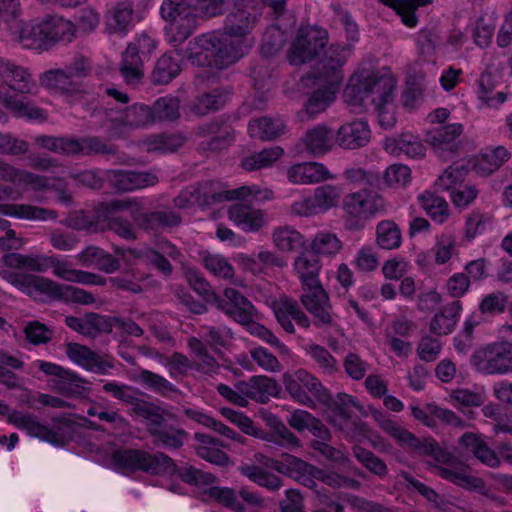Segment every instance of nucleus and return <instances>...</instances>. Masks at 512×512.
Returning <instances> with one entry per match:
<instances>
[{"instance_id": "1", "label": "nucleus", "mask_w": 512, "mask_h": 512, "mask_svg": "<svg viewBox=\"0 0 512 512\" xmlns=\"http://www.w3.org/2000/svg\"><path fill=\"white\" fill-rule=\"evenodd\" d=\"M265 0H238L236 10L226 17L223 31L202 34L190 42L186 57L193 65L224 69L249 53L254 40L249 36Z\"/></svg>"}, {"instance_id": "18", "label": "nucleus", "mask_w": 512, "mask_h": 512, "mask_svg": "<svg viewBox=\"0 0 512 512\" xmlns=\"http://www.w3.org/2000/svg\"><path fill=\"white\" fill-rule=\"evenodd\" d=\"M343 209L350 220H366L385 212L386 202L379 194L359 190L344 198Z\"/></svg>"}, {"instance_id": "28", "label": "nucleus", "mask_w": 512, "mask_h": 512, "mask_svg": "<svg viewBox=\"0 0 512 512\" xmlns=\"http://www.w3.org/2000/svg\"><path fill=\"white\" fill-rule=\"evenodd\" d=\"M292 270L302 287L321 282L322 262L310 251L299 252L293 260Z\"/></svg>"}, {"instance_id": "25", "label": "nucleus", "mask_w": 512, "mask_h": 512, "mask_svg": "<svg viewBox=\"0 0 512 512\" xmlns=\"http://www.w3.org/2000/svg\"><path fill=\"white\" fill-rule=\"evenodd\" d=\"M289 182L297 185H310L335 179L328 168L320 162H303L290 166L287 169Z\"/></svg>"}, {"instance_id": "43", "label": "nucleus", "mask_w": 512, "mask_h": 512, "mask_svg": "<svg viewBox=\"0 0 512 512\" xmlns=\"http://www.w3.org/2000/svg\"><path fill=\"white\" fill-rule=\"evenodd\" d=\"M471 169L469 161H457L438 176L435 180V187L440 191L451 192L463 184Z\"/></svg>"}, {"instance_id": "13", "label": "nucleus", "mask_w": 512, "mask_h": 512, "mask_svg": "<svg viewBox=\"0 0 512 512\" xmlns=\"http://www.w3.org/2000/svg\"><path fill=\"white\" fill-rule=\"evenodd\" d=\"M0 76L6 84L16 93L3 99L5 106L18 117H30L29 101L23 95L24 91H28L27 80L29 74L22 68L12 65L11 63L0 59Z\"/></svg>"}, {"instance_id": "38", "label": "nucleus", "mask_w": 512, "mask_h": 512, "mask_svg": "<svg viewBox=\"0 0 512 512\" xmlns=\"http://www.w3.org/2000/svg\"><path fill=\"white\" fill-rule=\"evenodd\" d=\"M478 108L498 110L506 102L508 94L506 92H494V85L491 83L489 74H482L477 86Z\"/></svg>"}, {"instance_id": "57", "label": "nucleus", "mask_w": 512, "mask_h": 512, "mask_svg": "<svg viewBox=\"0 0 512 512\" xmlns=\"http://www.w3.org/2000/svg\"><path fill=\"white\" fill-rule=\"evenodd\" d=\"M123 258L126 260L133 258L143 262L151 263L165 275H169L172 272L171 264L159 252L149 248H143L139 250H126L123 253Z\"/></svg>"}, {"instance_id": "8", "label": "nucleus", "mask_w": 512, "mask_h": 512, "mask_svg": "<svg viewBox=\"0 0 512 512\" xmlns=\"http://www.w3.org/2000/svg\"><path fill=\"white\" fill-rule=\"evenodd\" d=\"M327 404L329 405V419L331 424L342 430L348 439L355 442H362L367 438L373 447L381 451L387 449V446L382 444L378 437L373 439L369 438V431L365 425L357 424L351 420V415L355 411L362 409L357 398L346 393H338L334 399H329Z\"/></svg>"}, {"instance_id": "29", "label": "nucleus", "mask_w": 512, "mask_h": 512, "mask_svg": "<svg viewBox=\"0 0 512 512\" xmlns=\"http://www.w3.org/2000/svg\"><path fill=\"white\" fill-rule=\"evenodd\" d=\"M371 131L366 121L357 120L343 124L336 133V142L345 149H357L367 145Z\"/></svg>"}, {"instance_id": "23", "label": "nucleus", "mask_w": 512, "mask_h": 512, "mask_svg": "<svg viewBox=\"0 0 512 512\" xmlns=\"http://www.w3.org/2000/svg\"><path fill=\"white\" fill-rule=\"evenodd\" d=\"M229 220L246 233H255L266 227V213L258 208L244 204H234L228 209Z\"/></svg>"}, {"instance_id": "26", "label": "nucleus", "mask_w": 512, "mask_h": 512, "mask_svg": "<svg viewBox=\"0 0 512 512\" xmlns=\"http://www.w3.org/2000/svg\"><path fill=\"white\" fill-rule=\"evenodd\" d=\"M270 306L278 323L287 333L292 334L295 331L292 320H295L302 327H309L310 321L306 314L301 311L296 302L289 298L280 297L277 300H273Z\"/></svg>"}, {"instance_id": "44", "label": "nucleus", "mask_w": 512, "mask_h": 512, "mask_svg": "<svg viewBox=\"0 0 512 512\" xmlns=\"http://www.w3.org/2000/svg\"><path fill=\"white\" fill-rule=\"evenodd\" d=\"M287 422L299 432L309 430L314 436L322 439H326L329 434L325 425L305 410H295L287 417Z\"/></svg>"}, {"instance_id": "31", "label": "nucleus", "mask_w": 512, "mask_h": 512, "mask_svg": "<svg viewBox=\"0 0 512 512\" xmlns=\"http://www.w3.org/2000/svg\"><path fill=\"white\" fill-rule=\"evenodd\" d=\"M463 450L473 454L481 463L495 468L500 465V457L485 442L482 435L467 432L459 439Z\"/></svg>"}, {"instance_id": "51", "label": "nucleus", "mask_w": 512, "mask_h": 512, "mask_svg": "<svg viewBox=\"0 0 512 512\" xmlns=\"http://www.w3.org/2000/svg\"><path fill=\"white\" fill-rule=\"evenodd\" d=\"M376 243L381 249H398L402 243L399 226L391 220L380 221L376 226Z\"/></svg>"}, {"instance_id": "58", "label": "nucleus", "mask_w": 512, "mask_h": 512, "mask_svg": "<svg viewBox=\"0 0 512 512\" xmlns=\"http://www.w3.org/2000/svg\"><path fill=\"white\" fill-rule=\"evenodd\" d=\"M313 194L320 212L323 214L338 206L343 189L337 185L326 184L315 188Z\"/></svg>"}, {"instance_id": "42", "label": "nucleus", "mask_w": 512, "mask_h": 512, "mask_svg": "<svg viewBox=\"0 0 512 512\" xmlns=\"http://www.w3.org/2000/svg\"><path fill=\"white\" fill-rule=\"evenodd\" d=\"M495 17L493 13H484L470 20L468 29L474 43L479 47H487L494 35Z\"/></svg>"}, {"instance_id": "30", "label": "nucleus", "mask_w": 512, "mask_h": 512, "mask_svg": "<svg viewBox=\"0 0 512 512\" xmlns=\"http://www.w3.org/2000/svg\"><path fill=\"white\" fill-rule=\"evenodd\" d=\"M301 142L305 150L315 156L326 154L337 144L333 130L324 124H319L309 129Z\"/></svg>"}, {"instance_id": "24", "label": "nucleus", "mask_w": 512, "mask_h": 512, "mask_svg": "<svg viewBox=\"0 0 512 512\" xmlns=\"http://www.w3.org/2000/svg\"><path fill=\"white\" fill-rule=\"evenodd\" d=\"M301 302L321 323L331 322L329 297L321 282L302 287Z\"/></svg>"}, {"instance_id": "62", "label": "nucleus", "mask_w": 512, "mask_h": 512, "mask_svg": "<svg viewBox=\"0 0 512 512\" xmlns=\"http://www.w3.org/2000/svg\"><path fill=\"white\" fill-rule=\"evenodd\" d=\"M185 142V137L181 134L154 135L147 138L144 145L148 151L161 153L174 152Z\"/></svg>"}, {"instance_id": "54", "label": "nucleus", "mask_w": 512, "mask_h": 512, "mask_svg": "<svg viewBox=\"0 0 512 512\" xmlns=\"http://www.w3.org/2000/svg\"><path fill=\"white\" fill-rule=\"evenodd\" d=\"M283 153V149L279 146L270 147L245 157L241 162V166L246 171L266 168L278 161Z\"/></svg>"}, {"instance_id": "5", "label": "nucleus", "mask_w": 512, "mask_h": 512, "mask_svg": "<svg viewBox=\"0 0 512 512\" xmlns=\"http://www.w3.org/2000/svg\"><path fill=\"white\" fill-rule=\"evenodd\" d=\"M350 57V47H331L322 60V72L316 78L318 87L314 89L297 113L299 121H309L325 112L336 100L343 79L342 67Z\"/></svg>"}, {"instance_id": "2", "label": "nucleus", "mask_w": 512, "mask_h": 512, "mask_svg": "<svg viewBox=\"0 0 512 512\" xmlns=\"http://www.w3.org/2000/svg\"><path fill=\"white\" fill-rule=\"evenodd\" d=\"M397 79L389 68L360 66L350 77L344 89V101L352 108L364 107L370 102L378 113L379 124L391 128L396 122L394 92Z\"/></svg>"}, {"instance_id": "36", "label": "nucleus", "mask_w": 512, "mask_h": 512, "mask_svg": "<svg viewBox=\"0 0 512 512\" xmlns=\"http://www.w3.org/2000/svg\"><path fill=\"white\" fill-rule=\"evenodd\" d=\"M111 181L121 191H132L155 185L158 177L150 172L117 170L113 172Z\"/></svg>"}, {"instance_id": "12", "label": "nucleus", "mask_w": 512, "mask_h": 512, "mask_svg": "<svg viewBox=\"0 0 512 512\" xmlns=\"http://www.w3.org/2000/svg\"><path fill=\"white\" fill-rule=\"evenodd\" d=\"M282 382L289 395L302 405L315 406L313 399L304 389L322 403H328L329 401V393L326 388L316 377L304 369L283 374Z\"/></svg>"}, {"instance_id": "63", "label": "nucleus", "mask_w": 512, "mask_h": 512, "mask_svg": "<svg viewBox=\"0 0 512 512\" xmlns=\"http://www.w3.org/2000/svg\"><path fill=\"white\" fill-rule=\"evenodd\" d=\"M228 99V93L215 90L198 97L191 105V110L197 115H205L220 109Z\"/></svg>"}, {"instance_id": "22", "label": "nucleus", "mask_w": 512, "mask_h": 512, "mask_svg": "<svg viewBox=\"0 0 512 512\" xmlns=\"http://www.w3.org/2000/svg\"><path fill=\"white\" fill-rule=\"evenodd\" d=\"M85 63L80 60L75 67L66 70H50L40 76V84L55 93H72L76 90V79L85 70Z\"/></svg>"}, {"instance_id": "41", "label": "nucleus", "mask_w": 512, "mask_h": 512, "mask_svg": "<svg viewBox=\"0 0 512 512\" xmlns=\"http://www.w3.org/2000/svg\"><path fill=\"white\" fill-rule=\"evenodd\" d=\"M420 207L436 223H445L450 216L448 202L432 192L424 191L417 197Z\"/></svg>"}, {"instance_id": "35", "label": "nucleus", "mask_w": 512, "mask_h": 512, "mask_svg": "<svg viewBox=\"0 0 512 512\" xmlns=\"http://www.w3.org/2000/svg\"><path fill=\"white\" fill-rule=\"evenodd\" d=\"M384 148L388 153L396 156L405 154L408 157L416 158L425 154V147L419 137L410 133L386 138Z\"/></svg>"}, {"instance_id": "53", "label": "nucleus", "mask_w": 512, "mask_h": 512, "mask_svg": "<svg viewBox=\"0 0 512 512\" xmlns=\"http://www.w3.org/2000/svg\"><path fill=\"white\" fill-rule=\"evenodd\" d=\"M107 29L111 33H125L133 25V8L128 1L119 3L107 18Z\"/></svg>"}, {"instance_id": "39", "label": "nucleus", "mask_w": 512, "mask_h": 512, "mask_svg": "<svg viewBox=\"0 0 512 512\" xmlns=\"http://www.w3.org/2000/svg\"><path fill=\"white\" fill-rule=\"evenodd\" d=\"M310 252L316 257L334 258L343 248L340 238L330 231L317 232L310 241Z\"/></svg>"}, {"instance_id": "7", "label": "nucleus", "mask_w": 512, "mask_h": 512, "mask_svg": "<svg viewBox=\"0 0 512 512\" xmlns=\"http://www.w3.org/2000/svg\"><path fill=\"white\" fill-rule=\"evenodd\" d=\"M273 198V191L256 184L243 185L235 189L224 190L219 182H206L193 190H184L175 199L178 207L189 205L208 206L232 200L267 201Z\"/></svg>"}, {"instance_id": "21", "label": "nucleus", "mask_w": 512, "mask_h": 512, "mask_svg": "<svg viewBox=\"0 0 512 512\" xmlns=\"http://www.w3.org/2000/svg\"><path fill=\"white\" fill-rule=\"evenodd\" d=\"M217 307L241 325H246L256 316L253 304L233 288H226L223 297L216 299Z\"/></svg>"}, {"instance_id": "40", "label": "nucleus", "mask_w": 512, "mask_h": 512, "mask_svg": "<svg viewBox=\"0 0 512 512\" xmlns=\"http://www.w3.org/2000/svg\"><path fill=\"white\" fill-rule=\"evenodd\" d=\"M195 440L198 442L196 447L197 454L206 461L219 466H228L232 464L229 456L218 448L219 442L209 435L196 433Z\"/></svg>"}, {"instance_id": "32", "label": "nucleus", "mask_w": 512, "mask_h": 512, "mask_svg": "<svg viewBox=\"0 0 512 512\" xmlns=\"http://www.w3.org/2000/svg\"><path fill=\"white\" fill-rule=\"evenodd\" d=\"M462 310V303L459 300L441 307L430 321V331L438 336L450 334L455 329Z\"/></svg>"}, {"instance_id": "45", "label": "nucleus", "mask_w": 512, "mask_h": 512, "mask_svg": "<svg viewBox=\"0 0 512 512\" xmlns=\"http://www.w3.org/2000/svg\"><path fill=\"white\" fill-rule=\"evenodd\" d=\"M438 475L460 487L468 490H477L483 488V481L470 475L467 467L465 466H454L453 464L449 467L437 468Z\"/></svg>"}, {"instance_id": "9", "label": "nucleus", "mask_w": 512, "mask_h": 512, "mask_svg": "<svg viewBox=\"0 0 512 512\" xmlns=\"http://www.w3.org/2000/svg\"><path fill=\"white\" fill-rule=\"evenodd\" d=\"M327 42L328 33L326 30L318 27L301 28L291 43L287 59L291 65L298 66L319 58L317 69L318 73H320L322 72L321 62L331 47L349 46L350 54L352 53V46L350 44L331 45L328 49H325Z\"/></svg>"}, {"instance_id": "46", "label": "nucleus", "mask_w": 512, "mask_h": 512, "mask_svg": "<svg viewBox=\"0 0 512 512\" xmlns=\"http://www.w3.org/2000/svg\"><path fill=\"white\" fill-rule=\"evenodd\" d=\"M248 131L252 138L272 140L285 131V124L279 118L261 117L250 121Z\"/></svg>"}, {"instance_id": "33", "label": "nucleus", "mask_w": 512, "mask_h": 512, "mask_svg": "<svg viewBox=\"0 0 512 512\" xmlns=\"http://www.w3.org/2000/svg\"><path fill=\"white\" fill-rule=\"evenodd\" d=\"M510 158L509 151L503 147L486 148L479 155L469 161L477 174L487 176L496 171Z\"/></svg>"}, {"instance_id": "52", "label": "nucleus", "mask_w": 512, "mask_h": 512, "mask_svg": "<svg viewBox=\"0 0 512 512\" xmlns=\"http://www.w3.org/2000/svg\"><path fill=\"white\" fill-rule=\"evenodd\" d=\"M463 125L453 123L438 127L427 134V141L436 149H451L455 140L462 134Z\"/></svg>"}, {"instance_id": "59", "label": "nucleus", "mask_w": 512, "mask_h": 512, "mask_svg": "<svg viewBox=\"0 0 512 512\" xmlns=\"http://www.w3.org/2000/svg\"><path fill=\"white\" fill-rule=\"evenodd\" d=\"M493 227V218L477 210L472 211L465 220L464 235L468 241L474 240L477 236L484 234Z\"/></svg>"}, {"instance_id": "56", "label": "nucleus", "mask_w": 512, "mask_h": 512, "mask_svg": "<svg viewBox=\"0 0 512 512\" xmlns=\"http://www.w3.org/2000/svg\"><path fill=\"white\" fill-rule=\"evenodd\" d=\"M181 71L180 63L171 54H164L158 59L152 73V79L156 84H167Z\"/></svg>"}, {"instance_id": "17", "label": "nucleus", "mask_w": 512, "mask_h": 512, "mask_svg": "<svg viewBox=\"0 0 512 512\" xmlns=\"http://www.w3.org/2000/svg\"><path fill=\"white\" fill-rule=\"evenodd\" d=\"M63 300L79 304H91L95 301L89 292L74 287L62 286L49 279L34 276V301Z\"/></svg>"}, {"instance_id": "61", "label": "nucleus", "mask_w": 512, "mask_h": 512, "mask_svg": "<svg viewBox=\"0 0 512 512\" xmlns=\"http://www.w3.org/2000/svg\"><path fill=\"white\" fill-rule=\"evenodd\" d=\"M203 266L214 276L231 279L234 276V268L221 254L205 252L202 255Z\"/></svg>"}, {"instance_id": "34", "label": "nucleus", "mask_w": 512, "mask_h": 512, "mask_svg": "<svg viewBox=\"0 0 512 512\" xmlns=\"http://www.w3.org/2000/svg\"><path fill=\"white\" fill-rule=\"evenodd\" d=\"M272 243L282 253L298 252L306 247V237L295 227L290 225L278 226L272 231Z\"/></svg>"}, {"instance_id": "20", "label": "nucleus", "mask_w": 512, "mask_h": 512, "mask_svg": "<svg viewBox=\"0 0 512 512\" xmlns=\"http://www.w3.org/2000/svg\"><path fill=\"white\" fill-rule=\"evenodd\" d=\"M79 419L73 415L54 418L50 424L34 422V437L52 445H65L70 441L76 431V422Z\"/></svg>"}, {"instance_id": "60", "label": "nucleus", "mask_w": 512, "mask_h": 512, "mask_svg": "<svg viewBox=\"0 0 512 512\" xmlns=\"http://www.w3.org/2000/svg\"><path fill=\"white\" fill-rule=\"evenodd\" d=\"M239 470L249 480L269 490H278L282 487V481L279 477L266 472L256 465L245 464L240 466Z\"/></svg>"}, {"instance_id": "48", "label": "nucleus", "mask_w": 512, "mask_h": 512, "mask_svg": "<svg viewBox=\"0 0 512 512\" xmlns=\"http://www.w3.org/2000/svg\"><path fill=\"white\" fill-rule=\"evenodd\" d=\"M37 363L44 374L55 377L54 388L58 391L67 392L72 386H78V383L82 381L74 372L57 364L45 361Z\"/></svg>"}, {"instance_id": "15", "label": "nucleus", "mask_w": 512, "mask_h": 512, "mask_svg": "<svg viewBox=\"0 0 512 512\" xmlns=\"http://www.w3.org/2000/svg\"><path fill=\"white\" fill-rule=\"evenodd\" d=\"M156 47L157 41L148 34H141L135 43L127 47L121 63V73L127 83L135 84L142 78L143 62L149 59Z\"/></svg>"}, {"instance_id": "19", "label": "nucleus", "mask_w": 512, "mask_h": 512, "mask_svg": "<svg viewBox=\"0 0 512 512\" xmlns=\"http://www.w3.org/2000/svg\"><path fill=\"white\" fill-rule=\"evenodd\" d=\"M75 33L72 22L59 16H48L37 26L34 32V49L44 51L58 41L70 42Z\"/></svg>"}, {"instance_id": "3", "label": "nucleus", "mask_w": 512, "mask_h": 512, "mask_svg": "<svg viewBox=\"0 0 512 512\" xmlns=\"http://www.w3.org/2000/svg\"><path fill=\"white\" fill-rule=\"evenodd\" d=\"M138 203L130 200H114L101 204L93 213L79 211L69 218V225L78 230L98 232L111 229L119 236L126 239L135 238L133 227L123 221L118 213L129 211L135 221L144 228H149L148 223L157 222L162 226H175L180 223V217L174 212H158L150 215H143L141 218L134 215L138 210Z\"/></svg>"}, {"instance_id": "64", "label": "nucleus", "mask_w": 512, "mask_h": 512, "mask_svg": "<svg viewBox=\"0 0 512 512\" xmlns=\"http://www.w3.org/2000/svg\"><path fill=\"white\" fill-rule=\"evenodd\" d=\"M377 422L379 427L394 438L400 445L416 447L417 439L415 436L395 421L379 416Z\"/></svg>"}, {"instance_id": "10", "label": "nucleus", "mask_w": 512, "mask_h": 512, "mask_svg": "<svg viewBox=\"0 0 512 512\" xmlns=\"http://www.w3.org/2000/svg\"><path fill=\"white\" fill-rule=\"evenodd\" d=\"M113 464L124 470H140L154 475H169L175 471L171 458L162 454H150L136 449H116L111 456Z\"/></svg>"}, {"instance_id": "16", "label": "nucleus", "mask_w": 512, "mask_h": 512, "mask_svg": "<svg viewBox=\"0 0 512 512\" xmlns=\"http://www.w3.org/2000/svg\"><path fill=\"white\" fill-rule=\"evenodd\" d=\"M155 122V116L147 105H133L115 115L109 114L106 123L110 135L113 137H125L131 130L145 128Z\"/></svg>"}, {"instance_id": "47", "label": "nucleus", "mask_w": 512, "mask_h": 512, "mask_svg": "<svg viewBox=\"0 0 512 512\" xmlns=\"http://www.w3.org/2000/svg\"><path fill=\"white\" fill-rule=\"evenodd\" d=\"M392 8L401 17L402 23L408 28H414L418 24L416 10L427 6L432 0H378Z\"/></svg>"}, {"instance_id": "50", "label": "nucleus", "mask_w": 512, "mask_h": 512, "mask_svg": "<svg viewBox=\"0 0 512 512\" xmlns=\"http://www.w3.org/2000/svg\"><path fill=\"white\" fill-rule=\"evenodd\" d=\"M425 90L426 82L423 76L409 77L400 98L401 105L409 111L419 108L424 102Z\"/></svg>"}, {"instance_id": "11", "label": "nucleus", "mask_w": 512, "mask_h": 512, "mask_svg": "<svg viewBox=\"0 0 512 512\" xmlns=\"http://www.w3.org/2000/svg\"><path fill=\"white\" fill-rule=\"evenodd\" d=\"M474 369L484 375L512 373V342L496 341L478 347L470 359Z\"/></svg>"}, {"instance_id": "4", "label": "nucleus", "mask_w": 512, "mask_h": 512, "mask_svg": "<svg viewBox=\"0 0 512 512\" xmlns=\"http://www.w3.org/2000/svg\"><path fill=\"white\" fill-rule=\"evenodd\" d=\"M225 0H163L161 17L167 22L165 36L172 46L188 39L201 17H214L223 12Z\"/></svg>"}, {"instance_id": "6", "label": "nucleus", "mask_w": 512, "mask_h": 512, "mask_svg": "<svg viewBox=\"0 0 512 512\" xmlns=\"http://www.w3.org/2000/svg\"><path fill=\"white\" fill-rule=\"evenodd\" d=\"M255 459L265 467L298 481L311 489L316 488V480L332 487L357 488L358 482L348 479L336 473L322 471L302 459L291 454H283L280 460L269 458L261 453L255 455Z\"/></svg>"}, {"instance_id": "55", "label": "nucleus", "mask_w": 512, "mask_h": 512, "mask_svg": "<svg viewBox=\"0 0 512 512\" xmlns=\"http://www.w3.org/2000/svg\"><path fill=\"white\" fill-rule=\"evenodd\" d=\"M54 274L66 281L82 283L86 285L103 286L106 284V279L100 275L93 274L86 271L76 270L70 268L66 264L58 263L54 267Z\"/></svg>"}, {"instance_id": "37", "label": "nucleus", "mask_w": 512, "mask_h": 512, "mask_svg": "<svg viewBox=\"0 0 512 512\" xmlns=\"http://www.w3.org/2000/svg\"><path fill=\"white\" fill-rule=\"evenodd\" d=\"M238 260L245 269L254 274L262 273L266 268H284L287 266L285 259L267 249H262L254 255L241 253L238 255Z\"/></svg>"}, {"instance_id": "14", "label": "nucleus", "mask_w": 512, "mask_h": 512, "mask_svg": "<svg viewBox=\"0 0 512 512\" xmlns=\"http://www.w3.org/2000/svg\"><path fill=\"white\" fill-rule=\"evenodd\" d=\"M220 413L225 419L237 426L246 435L268 442H274L280 446L289 448L300 446L298 438L285 425L280 426V430L277 433L270 435L257 427L253 420L241 411L223 407L220 409Z\"/></svg>"}, {"instance_id": "49", "label": "nucleus", "mask_w": 512, "mask_h": 512, "mask_svg": "<svg viewBox=\"0 0 512 512\" xmlns=\"http://www.w3.org/2000/svg\"><path fill=\"white\" fill-rule=\"evenodd\" d=\"M485 400L486 395L483 389L456 388L448 396L449 403L462 413H465L468 408L483 405Z\"/></svg>"}, {"instance_id": "27", "label": "nucleus", "mask_w": 512, "mask_h": 512, "mask_svg": "<svg viewBox=\"0 0 512 512\" xmlns=\"http://www.w3.org/2000/svg\"><path fill=\"white\" fill-rule=\"evenodd\" d=\"M66 354L74 364L90 372L105 374L112 368V365L104 357L84 345L69 343Z\"/></svg>"}]
</instances>
